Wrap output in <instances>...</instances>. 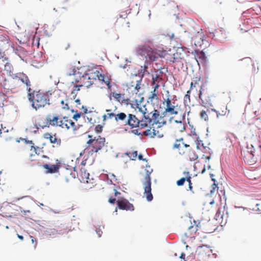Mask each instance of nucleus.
I'll use <instances>...</instances> for the list:
<instances>
[{"label": "nucleus", "instance_id": "obj_1", "mask_svg": "<svg viewBox=\"0 0 261 261\" xmlns=\"http://www.w3.org/2000/svg\"><path fill=\"white\" fill-rule=\"evenodd\" d=\"M118 108L114 106L112 108L106 110L107 114L103 116L104 120L114 119L117 124H123L124 126H129L131 128L139 127L143 129L151 124L152 111L149 112L145 107L140 108V110L143 113L144 119L140 120L136 115L133 114H126L124 112L117 111Z\"/></svg>", "mask_w": 261, "mask_h": 261}, {"label": "nucleus", "instance_id": "obj_2", "mask_svg": "<svg viewBox=\"0 0 261 261\" xmlns=\"http://www.w3.org/2000/svg\"><path fill=\"white\" fill-rule=\"evenodd\" d=\"M137 53L149 61H155L160 57L166 58L167 60L173 63L178 62L179 60L177 53L170 55L163 50L145 45L139 46L137 48Z\"/></svg>", "mask_w": 261, "mask_h": 261}, {"label": "nucleus", "instance_id": "obj_3", "mask_svg": "<svg viewBox=\"0 0 261 261\" xmlns=\"http://www.w3.org/2000/svg\"><path fill=\"white\" fill-rule=\"evenodd\" d=\"M28 98L31 102V106L36 111L50 105L48 94L41 90H35L29 88Z\"/></svg>", "mask_w": 261, "mask_h": 261}, {"label": "nucleus", "instance_id": "obj_4", "mask_svg": "<svg viewBox=\"0 0 261 261\" xmlns=\"http://www.w3.org/2000/svg\"><path fill=\"white\" fill-rule=\"evenodd\" d=\"M14 47V43L7 35L0 36V72L2 70L11 71L12 66L6 57L5 51Z\"/></svg>", "mask_w": 261, "mask_h": 261}, {"label": "nucleus", "instance_id": "obj_5", "mask_svg": "<svg viewBox=\"0 0 261 261\" xmlns=\"http://www.w3.org/2000/svg\"><path fill=\"white\" fill-rule=\"evenodd\" d=\"M46 122L48 126L60 127L67 129L71 128L73 130H76V125L74 122L66 116L62 117L57 114L54 115L49 114L46 116Z\"/></svg>", "mask_w": 261, "mask_h": 261}, {"label": "nucleus", "instance_id": "obj_6", "mask_svg": "<svg viewBox=\"0 0 261 261\" xmlns=\"http://www.w3.org/2000/svg\"><path fill=\"white\" fill-rule=\"evenodd\" d=\"M19 81L21 82L22 83L25 85L27 90L28 92V89L29 88H31V82L29 77L22 72L16 73L8 81L5 80V83L4 86V88L8 90H12L18 88L20 86Z\"/></svg>", "mask_w": 261, "mask_h": 261}, {"label": "nucleus", "instance_id": "obj_7", "mask_svg": "<svg viewBox=\"0 0 261 261\" xmlns=\"http://www.w3.org/2000/svg\"><path fill=\"white\" fill-rule=\"evenodd\" d=\"M90 139L87 142V148L89 149L91 153H96L101 150L105 145L106 139L103 137L98 136L92 138V136L89 135Z\"/></svg>", "mask_w": 261, "mask_h": 261}, {"label": "nucleus", "instance_id": "obj_8", "mask_svg": "<svg viewBox=\"0 0 261 261\" xmlns=\"http://www.w3.org/2000/svg\"><path fill=\"white\" fill-rule=\"evenodd\" d=\"M162 103L164 109L163 114L164 115L167 114L173 115L178 114L177 111V104H176L174 101H172V100L168 97L166 99L164 98Z\"/></svg>", "mask_w": 261, "mask_h": 261}, {"label": "nucleus", "instance_id": "obj_9", "mask_svg": "<svg viewBox=\"0 0 261 261\" xmlns=\"http://www.w3.org/2000/svg\"><path fill=\"white\" fill-rule=\"evenodd\" d=\"M152 170L149 171L146 170V174L144 177L145 181L143 182V185L144 186V194L145 196L146 199L148 201H150L153 199V196L151 194V177L150 174L152 172Z\"/></svg>", "mask_w": 261, "mask_h": 261}, {"label": "nucleus", "instance_id": "obj_10", "mask_svg": "<svg viewBox=\"0 0 261 261\" xmlns=\"http://www.w3.org/2000/svg\"><path fill=\"white\" fill-rule=\"evenodd\" d=\"M190 146L184 142V139L181 138L176 139L173 146V148L177 149L178 153L182 155L187 154L190 150Z\"/></svg>", "mask_w": 261, "mask_h": 261}, {"label": "nucleus", "instance_id": "obj_11", "mask_svg": "<svg viewBox=\"0 0 261 261\" xmlns=\"http://www.w3.org/2000/svg\"><path fill=\"white\" fill-rule=\"evenodd\" d=\"M100 73H99L98 68L97 67H91L89 68L87 72L85 74V77L86 79L91 80L90 83H86L87 85H91L94 83V82L98 79L99 75Z\"/></svg>", "mask_w": 261, "mask_h": 261}, {"label": "nucleus", "instance_id": "obj_12", "mask_svg": "<svg viewBox=\"0 0 261 261\" xmlns=\"http://www.w3.org/2000/svg\"><path fill=\"white\" fill-rule=\"evenodd\" d=\"M76 167L73 168V170L65 168L62 172L61 177L62 180L66 182H69L76 177Z\"/></svg>", "mask_w": 261, "mask_h": 261}, {"label": "nucleus", "instance_id": "obj_13", "mask_svg": "<svg viewBox=\"0 0 261 261\" xmlns=\"http://www.w3.org/2000/svg\"><path fill=\"white\" fill-rule=\"evenodd\" d=\"M67 231V227L64 224H61L60 225L56 226V228H47L45 233L48 236L54 237L57 234H63Z\"/></svg>", "mask_w": 261, "mask_h": 261}, {"label": "nucleus", "instance_id": "obj_14", "mask_svg": "<svg viewBox=\"0 0 261 261\" xmlns=\"http://www.w3.org/2000/svg\"><path fill=\"white\" fill-rule=\"evenodd\" d=\"M61 166V162L58 159L56 160V164L49 165L47 164H45L42 165V167L46 170V173H55L59 172V170Z\"/></svg>", "mask_w": 261, "mask_h": 261}, {"label": "nucleus", "instance_id": "obj_15", "mask_svg": "<svg viewBox=\"0 0 261 261\" xmlns=\"http://www.w3.org/2000/svg\"><path fill=\"white\" fill-rule=\"evenodd\" d=\"M196 253L200 258H204L210 256L212 253V250L206 245H203L197 248Z\"/></svg>", "mask_w": 261, "mask_h": 261}, {"label": "nucleus", "instance_id": "obj_16", "mask_svg": "<svg viewBox=\"0 0 261 261\" xmlns=\"http://www.w3.org/2000/svg\"><path fill=\"white\" fill-rule=\"evenodd\" d=\"M89 173L84 167H81L79 173L76 171V177L81 182L89 183Z\"/></svg>", "mask_w": 261, "mask_h": 261}, {"label": "nucleus", "instance_id": "obj_17", "mask_svg": "<svg viewBox=\"0 0 261 261\" xmlns=\"http://www.w3.org/2000/svg\"><path fill=\"white\" fill-rule=\"evenodd\" d=\"M190 111H186L182 115V118L178 121V120H175V122L176 123V125L175 126L176 128L177 129L178 131L182 132L184 131L186 129V114H187L188 115L190 113Z\"/></svg>", "mask_w": 261, "mask_h": 261}, {"label": "nucleus", "instance_id": "obj_18", "mask_svg": "<svg viewBox=\"0 0 261 261\" xmlns=\"http://www.w3.org/2000/svg\"><path fill=\"white\" fill-rule=\"evenodd\" d=\"M117 205L120 209L126 211H134L133 205L127 200L123 199L117 201Z\"/></svg>", "mask_w": 261, "mask_h": 261}, {"label": "nucleus", "instance_id": "obj_19", "mask_svg": "<svg viewBox=\"0 0 261 261\" xmlns=\"http://www.w3.org/2000/svg\"><path fill=\"white\" fill-rule=\"evenodd\" d=\"M12 208L9 203H4L0 207V215L5 217H12Z\"/></svg>", "mask_w": 261, "mask_h": 261}, {"label": "nucleus", "instance_id": "obj_20", "mask_svg": "<svg viewBox=\"0 0 261 261\" xmlns=\"http://www.w3.org/2000/svg\"><path fill=\"white\" fill-rule=\"evenodd\" d=\"M110 95L113 96L116 101L121 105H127L129 103V99L127 98H125L124 94L117 93L113 92L111 93Z\"/></svg>", "mask_w": 261, "mask_h": 261}, {"label": "nucleus", "instance_id": "obj_21", "mask_svg": "<svg viewBox=\"0 0 261 261\" xmlns=\"http://www.w3.org/2000/svg\"><path fill=\"white\" fill-rule=\"evenodd\" d=\"M43 137L47 140H49L51 143L56 144L58 146H60L61 143V140L58 138L56 134L52 135L51 133H46L44 134Z\"/></svg>", "mask_w": 261, "mask_h": 261}, {"label": "nucleus", "instance_id": "obj_22", "mask_svg": "<svg viewBox=\"0 0 261 261\" xmlns=\"http://www.w3.org/2000/svg\"><path fill=\"white\" fill-rule=\"evenodd\" d=\"M199 97L201 100L202 106L205 107H208L212 106V102L210 97L206 96L201 90L199 91Z\"/></svg>", "mask_w": 261, "mask_h": 261}, {"label": "nucleus", "instance_id": "obj_23", "mask_svg": "<svg viewBox=\"0 0 261 261\" xmlns=\"http://www.w3.org/2000/svg\"><path fill=\"white\" fill-rule=\"evenodd\" d=\"M246 149L247 153L245 155L244 158H245L247 160H251L253 162L255 161L254 160V153L255 152L254 146L251 144H247Z\"/></svg>", "mask_w": 261, "mask_h": 261}, {"label": "nucleus", "instance_id": "obj_24", "mask_svg": "<svg viewBox=\"0 0 261 261\" xmlns=\"http://www.w3.org/2000/svg\"><path fill=\"white\" fill-rule=\"evenodd\" d=\"M184 177L181 178L179 180L176 181V185L178 186H182L184 185L186 181L187 182L190 180V179H192L191 174L188 171H184L183 172Z\"/></svg>", "mask_w": 261, "mask_h": 261}, {"label": "nucleus", "instance_id": "obj_25", "mask_svg": "<svg viewBox=\"0 0 261 261\" xmlns=\"http://www.w3.org/2000/svg\"><path fill=\"white\" fill-rule=\"evenodd\" d=\"M212 111L215 112L217 114V117L219 118L220 116H224L226 114L227 108L226 106L222 105L219 107L217 110L212 109Z\"/></svg>", "mask_w": 261, "mask_h": 261}, {"label": "nucleus", "instance_id": "obj_26", "mask_svg": "<svg viewBox=\"0 0 261 261\" xmlns=\"http://www.w3.org/2000/svg\"><path fill=\"white\" fill-rule=\"evenodd\" d=\"M203 35L202 32H197L196 35L192 38L194 44L196 46H201L203 41Z\"/></svg>", "mask_w": 261, "mask_h": 261}, {"label": "nucleus", "instance_id": "obj_27", "mask_svg": "<svg viewBox=\"0 0 261 261\" xmlns=\"http://www.w3.org/2000/svg\"><path fill=\"white\" fill-rule=\"evenodd\" d=\"M143 134L145 136H149L151 138H154L155 137L160 138L161 137V136L159 134V131L156 130L154 128L151 129V128L144 131Z\"/></svg>", "mask_w": 261, "mask_h": 261}, {"label": "nucleus", "instance_id": "obj_28", "mask_svg": "<svg viewBox=\"0 0 261 261\" xmlns=\"http://www.w3.org/2000/svg\"><path fill=\"white\" fill-rule=\"evenodd\" d=\"M99 76L98 80L105 83L107 86L108 88L110 90L112 87V85L111 84V80L108 76H105L103 74H100Z\"/></svg>", "mask_w": 261, "mask_h": 261}, {"label": "nucleus", "instance_id": "obj_29", "mask_svg": "<svg viewBox=\"0 0 261 261\" xmlns=\"http://www.w3.org/2000/svg\"><path fill=\"white\" fill-rule=\"evenodd\" d=\"M152 116L150 117L151 118V124L159 123V118L160 117L159 112L156 110L153 109L152 111Z\"/></svg>", "mask_w": 261, "mask_h": 261}, {"label": "nucleus", "instance_id": "obj_30", "mask_svg": "<svg viewBox=\"0 0 261 261\" xmlns=\"http://www.w3.org/2000/svg\"><path fill=\"white\" fill-rule=\"evenodd\" d=\"M212 111V109L210 110L207 109L206 110H203L200 114L201 118L204 119L206 121H208L209 116H210L211 112Z\"/></svg>", "mask_w": 261, "mask_h": 261}, {"label": "nucleus", "instance_id": "obj_31", "mask_svg": "<svg viewBox=\"0 0 261 261\" xmlns=\"http://www.w3.org/2000/svg\"><path fill=\"white\" fill-rule=\"evenodd\" d=\"M200 81L201 77L200 76L194 77L192 79V82L190 84V87L189 90H192L194 88H195L196 87V86L199 84Z\"/></svg>", "mask_w": 261, "mask_h": 261}, {"label": "nucleus", "instance_id": "obj_32", "mask_svg": "<svg viewBox=\"0 0 261 261\" xmlns=\"http://www.w3.org/2000/svg\"><path fill=\"white\" fill-rule=\"evenodd\" d=\"M195 58L196 59L197 62L200 61L202 63L205 62L206 57L204 52L199 51L196 53Z\"/></svg>", "mask_w": 261, "mask_h": 261}, {"label": "nucleus", "instance_id": "obj_33", "mask_svg": "<svg viewBox=\"0 0 261 261\" xmlns=\"http://www.w3.org/2000/svg\"><path fill=\"white\" fill-rule=\"evenodd\" d=\"M187 156V158L189 159L191 161H194L196 160L198 156L194 151L191 150V148L190 147V151H188L187 154L185 155Z\"/></svg>", "mask_w": 261, "mask_h": 261}, {"label": "nucleus", "instance_id": "obj_34", "mask_svg": "<svg viewBox=\"0 0 261 261\" xmlns=\"http://www.w3.org/2000/svg\"><path fill=\"white\" fill-rule=\"evenodd\" d=\"M142 80H140L137 81V83L135 86L132 85V87H134V89L132 90L133 93L136 94L140 95L141 93H140V90L141 89V83Z\"/></svg>", "mask_w": 261, "mask_h": 261}, {"label": "nucleus", "instance_id": "obj_35", "mask_svg": "<svg viewBox=\"0 0 261 261\" xmlns=\"http://www.w3.org/2000/svg\"><path fill=\"white\" fill-rule=\"evenodd\" d=\"M229 135H231V138L229 137V141L232 144L233 147L234 146L238 147L239 145V141L238 140L237 136L233 133H229Z\"/></svg>", "mask_w": 261, "mask_h": 261}, {"label": "nucleus", "instance_id": "obj_36", "mask_svg": "<svg viewBox=\"0 0 261 261\" xmlns=\"http://www.w3.org/2000/svg\"><path fill=\"white\" fill-rule=\"evenodd\" d=\"M83 85H76L73 86V89L72 90L71 94L72 95L74 99L75 98V97L77 94V92L80 90V88L83 87Z\"/></svg>", "mask_w": 261, "mask_h": 261}, {"label": "nucleus", "instance_id": "obj_37", "mask_svg": "<svg viewBox=\"0 0 261 261\" xmlns=\"http://www.w3.org/2000/svg\"><path fill=\"white\" fill-rule=\"evenodd\" d=\"M107 176L108 178L111 181V184L115 185L116 184L119 182L116 176L114 174L109 173L107 175Z\"/></svg>", "mask_w": 261, "mask_h": 261}, {"label": "nucleus", "instance_id": "obj_38", "mask_svg": "<svg viewBox=\"0 0 261 261\" xmlns=\"http://www.w3.org/2000/svg\"><path fill=\"white\" fill-rule=\"evenodd\" d=\"M125 154V155L128 156L132 160H136L138 156L137 151H134L133 152H127Z\"/></svg>", "mask_w": 261, "mask_h": 261}, {"label": "nucleus", "instance_id": "obj_39", "mask_svg": "<svg viewBox=\"0 0 261 261\" xmlns=\"http://www.w3.org/2000/svg\"><path fill=\"white\" fill-rule=\"evenodd\" d=\"M69 102L68 101V99L65 100H62L61 101V108L63 110H69Z\"/></svg>", "mask_w": 261, "mask_h": 261}, {"label": "nucleus", "instance_id": "obj_40", "mask_svg": "<svg viewBox=\"0 0 261 261\" xmlns=\"http://www.w3.org/2000/svg\"><path fill=\"white\" fill-rule=\"evenodd\" d=\"M196 147L198 149L201 150L202 149H205L206 147L203 146V144L201 140H199V138H197L196 140L195 141Z\"/></svg>", "mask_w": 261, "mask_h": 261}, {"label": "nucleus", "instance_id": "obj_41", "mask_svg": "<svg viewBox=\"0 0 261 261\" xmlns=\"http://www.w3.org/2000/svg\"><path fill=\"white\" fill-rule=\"evenodd\" d=\"M87 78H86L85 77V74L83 75L81 77V85H83V86H85L87 87H89L90 85H86V83H90V82H91V80H88V79H86Z\"/></svg>", "mask_w": 261, "mask_h": 261}, {"label": "nucleus", "instance_id": "obj_42", "mask_svg": "<svg viewBox=\"0 0 261 261\" xmlns=\"http://www.w3.org/2000/svg\"><path fill=\"white\" fill-rule=\"evenodd\" d=\"M254 11H255V10L253 9H252V8H250V9H248V10H247L246 11H244L242 13V15L243 17H247V14H250V15H252L253 14Z\"/></svg>", "mask_w": 261, "mask_h": 261}, {"label": "nucleus", "instance_id": "obj_43", "mask_svg": "<svg viewBox=\"0 0 261 261\" xmlns=\"http://www.w3.org/2000/svg\"><path fill=\"white\" fill-rule=\"evenodd\" d=\"M158 91L153 90V91L151 92L149 99H150V100H152L153 99L157 100L158 99Z\"/></svg>", "mask_w": 261, "mask_h": 261}, {"label": "nucleus", "instance_id": "obj_44", "mask_svg": "<svg viewBox=\"0 0 261 261\" xmlns=\"http://www.w3.org/2000/svg\"><path fill=\"white\" fill-rule=\"evenodd\" d=\"M39 38L37 37H34V39H33V46H36L37 47H39Z\"/></svg>", "mask_w": 261, "mask_h": 261}, {"label": "nucleus", "instance_id": "obj_45", "mask_svg": "<svg viewBox=\"0 0 261 261\" xmlns=\"http://www.w3.org/2000/svg\"><path fill=\"white\" fill-rule=\"evenodd\" d=\"M191 90H189L187 92L186 94L185 95L184 97V101L185 102H187V101H190V93Z\"/></svg>", "mask_w": 261, "mask_h": 261}, {"label": "nucleus", "instance_id": "obj_46", "mask_svg": "<svg viewBox=\"0 0 261 261\" xmlns=\"http://www.w3.org/2000/svg\"><path fill=\"white\" fill-rule=\"evenodd\" d=\"M102 128L103 126L101 125L98 124L95 127V131L97 133H99L102 132Z\"/></svg>", "mask_w": 261, "mask_h": 261}, {"label": "nucleus", "instance_id": "obj_47", "mask_svg": "<svg viewBox=\"0 0 261 261\" xmlns=\"http://www.w3.org/2000/svg\"><path fill=\"white\" fill-rule=\"evenodd\" d=\"M188 190L189 191H191L192 193H194L193 191V186H192V182L191 181V179H190V180L188 181Z\"/></svg>", "mask_w": 261, "mask_h": 261}, {"label": "nucleus", "instance_id": "obj_48", "mask_svg": "<svg viewBox=\"0 0 261 261\" xmlns=\"http://www.w3.org/2000/svg\"><path fill=\"white\" fill-rule=\"evenodd\" d=\"M239 3H244L247 7H250V4L252 3L251 1H241V0H237Z\"/></svg>", "mask_w": 261, "mask_h": 261}, {"label": "nucleus", "instance_id": "obj_49", "mask_svg": "<svg viewBox=\"0 0 261 261\" xmlns=\"http://www.w3.org/2000/svg\"><path fill=\"white\" fill-rule=\"evenodd\" d=\"M159 79L160 75L158 73H156L155 75L152 76V80H154V81L157 82Z\"/></svg>", "mask_w": 261, "mask_h": 261}, {"label": "nucleus", "instance_id": "obj_50", "mask_svg": "<svg viewBox=\"0 0 261 261\" xmlns=\"http://www.w3.org/2000/svg\"><path fill=\"white\" fill-rule=\"evenodd\" d=\"M240 61L245 60V61H246L247 62H250L252 61L251 59L250 58H249V57H245V58H243L242 59H240Z\"/></svg>", "mask_w": 261, "mask_h": 261}, {"label": "nucleus", "instance_id": "obj_51", "mask_svg": "<svg viewBox=\"0 0 261 261\" xmlns=\"http://www.w3.org/2000/svg\"><path fill=\"white\" fill-rule=\"evenodd\" d=\"M81 115L80 113H76L73 115V118L75 120H77L78 118L81 117Z\"/></svg>", "mask_w": 261, "mask_h": 261}, {"label": "nucleus", "instance_id": "obj_52", "mask_svg": "<svg viewBox=\"0 0 261 261\" xmlns=\"http://www.w3.org/2000/svg\"><path fill=\"white\" fill-rule=\"evenodd\" d=\"M212 189L211 190V194L215 190L216 188L217 187V185L216 184H213L212 185Z\"/></svg>", "mask_w": 261, "mask_h": 261}, {"label": "nucleus", "instance_id": "obj_53", "mask_svg": "<svg viewBox=\"0 0 261 261\" xmlns=\"http://www.w3.org/2000/svg\"><path fill=\"white\" fill-rule=\"evenodd\" d=\"M30 238L31 239V241H32V243H35V246H36L37 244L36 240L32 236H30Z\"/></svg>", "mask_w": 261, "mask_h": 261}, {"label": "nucleus", "instance_id": "obj_54", "mask_svg": "<svg viewBox=\"0 0 261 261\" xmlns=\"http://www.w3.org/2000/svg\"><path fill=\"white\" fill-rule=\"evenodd\" d=\"M211 154H210L208 155H203L202 158L205 159V160H210L211 159Z\"/></svg>", "mask_w": 261, "mask_h": 261}, {"label": "nucleus", "instance_id": "obj_55", "mask_svg": "<svg viewBox=\"0 0 261 261\" xmlns=\"http://www.w3.org/2000/svg\"><path fill=\"white\" fill-rule=\"evenodd\" d=\"M234 207L236 208H242L243 210H249V208H248L247 207H243L242 206H235Z\"/></svg>", "mask_w": 261, "mask_h": 261}, {"label": "nucleus", "instance_id": "obj_56", "mask_svg": "<svg viewBox=\"0 0 261 261\" xmlns=\"http://www.w3.org/2000/svg\"><path fill=\"white\" fill-rule=\"evenodd\" d=\"M115 201H116L115 198H110L109 199V202L111 203H114L115 202Z\"/></svg>", "mask_w": 261, "mask_h": 261}, {"label": "nucleus", "instance_id": "obj_57", "mask_svg": "<svg viewBox=\"0 0 261 261\" xmlns=\"http://www.w3.org/2000/svg\"><path fill=\"white\" fill-rule=\"evenodd\" d=\"M160 87V85L158 84H155L154 86H153V90L157 91V89Z\"/></svg>", "mask_w": 261, "mask_h": 261}, {"label": "nucleus", "instance_id": "obj_58", "mask_svg": "<svg viewBox=\"0 0 261 261\" xmlns=\"http://www.w3.org/2000/svg\"><path fill=\"white\" fill-rule=\"evenodd\" d=\"M137 157H138V159H139V160H143V161H144V160H145V159H144L143 158V156H142V154H139V155L137 156Z\"/></svg>", "mask_w": 261, "mask_h": 261}, {"label": "nucleus", "instance_id": "obj_59", "mask_svg": "<svg viewBox=\"0 0 261 261\" xmlns=\"http://www.w3.org/2000/svg\"><path fill=\"white\" fill-rule=\"evenodd\" d=\"M76 103V106L77 107L78 105H81V103H80V100L79 99H76L74 101Z\"/></svg>", "mask_w": 261, "mask_h": 261}, {"label": "nucleus", "instance_id": "obj_60", "mask_svg": "<svg viewBox=\"0 0 261 261\" xmlns=\"http://www.w3.org/2000/svg\"><path fill=\"white\" fill-rule=\"evenodd\" d=\"M132 132L136 134V135H138V134H140V133H138V130L137 129H134V130H132Z\"/></svg>", "mask_w": 261, "mask_h": 261}, {"label": "nucleus", "instance_id": "obj_61", "mask_svg": "<svg viewBox=\"0 0 261 261\" xmlns=\"http://www.w3.org/2000/svg\"><path fill=\"white\" fill-rule=\"evenodd\" d=\"M144 71L143 72V74H145V72H147V66L146 65H144Z\"/></svg>", "mask_w": 261, "mask_h": 261}, {"label": "nucleus", "instance_id": "obj_62", "mask_svg": "<svg viewBox=\"0 0 261 261\" xmlns=\"http://www.w3.org/2000/svg\"><path fill=\"white\" fill-rule=\"evenodd\" d=\"M86 164V160H84V161H83L81 163V165H82L83 166H84Z\"/></svg>", "mask_w": 261, "mask_h": 261}, {"label": "nucleus", "instance_id": "obj_63", "mask_svg": "<svg viewBox=\"0 0 261 261\" xmlns=\"http://www.w3.org/2000/svg\"><path fill=\"white\" fill-rule=\"evenodd\" d=\"M114 191L115 192V196H117L118 194H120V193L118 192L116 189H114Z\"/></svg>", "mask_w": 261, "mask_h": 261}, {"label": "nucleus", "instance_id": "obj_64", "mask_svg": "<svg viewBox=\"0 0 261 261\" xmlns=\"http://www.w3.org/2000/svg\"><path fill=\"white\" fill-rule=\"evenodd\" d=\"M17 237L20 239L21 240H23V237L22 236H21V235H19V234H17Z\"/></svg>", "mask_w": 261, "mask_h": 261}]
</instances>
